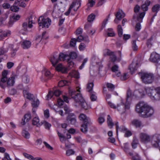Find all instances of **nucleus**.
<instances>
[{
	"instance_id": "f257e3e1",
	"label": "nucleus",
	"mask_w": 160,
	"mask_h": 160,
	"mask_svg": "<svg viewBox=\"0 0 160 160\" xmlns=\"http://www.w3.org/2000/svg\"><path fill=\"white\" fill-rule=\"evenodd\" d=\"M80 89L78 86L76 87V90H69V95L71 98L73 99L76 103L80 105L82 108L85 110H87L88 108V106L80 93Z\"/></svg>"
},
{
	"instance_id": "f03ea898",
	"label": "nucleus",
	"mask_w": 160,
	"mask_h": 160,
	"mask_svg": "<svg viewBox=\"0 0 160 160\" xmlns=\"http://www.w3.org/2000/svg\"><path fill=\"white\" fill-rule=\"evenodd\" d=\"M135 110L137 113H141L142 116L144 118L151 116L154 112V110L152 107L141 102L137 104Z\"/></svg>"
},
{
	"instance_id": "7ed1b4c3",
	"label": "nucleus",
	"mask_w": 160,
	"mask_h": 160,
	"mask_svg": "<svg viewBox=\"0 0 160 160\" xmlns=\"http://www.w3.org/2000/svg\"><path fill=\"white\" fill-rule=\"evenodd\" d=\"M146 93L152 100H160V87L154 88L153 87H148L145 88Z\"/></svg>"
},
{
	"instance_id": "20e7f679",
	"label": "nucleus",
	"mask_w": 160,
	"mask_h": 160,
	"mask_svg": "<svg viewBox=\"0 0 160 160\" xmlns=\"http://www.w3.org/2000/svg\"><path fill=\"white\" fill-rule=\"evenodd\" d=\"M68 58V54L61 52L59 53L58 56L57 55H52L51 56L50 61L51 62L52 66L55 67L58 63L59 60L61 61H67Z\"/></svg>"
},
{
	"instance_id": "39448f33",
	"label": "nucleus",
	"mask_w": 160,
	"mask_h": 160,
	"mask_svg": "<svg viewBox=\"0 0 160 160\" xmlns=\"http://www.w3.org/2000/svg\"><path fill=\"white\" fill-rule=\"evenodd\" d=\"M138 74L142 82L145 84L152 83L154 81V77L152 73L139 72Z\"/></svg>"
},
{
	"instance_id": "423d86ee",
	"label": "nucleus",
	"mask_w": 160,
	"mask_h": 160,
	"mask_svg": "<svg viewBox=\"0 0 160 160\" xmlns=\"http://www.w3.org/2000/svg\"><path fill=\"white\" fill-rule=\"evenodd\" d=\"M79 118L81 121L82 122V123L81 126V131L82 132L86 133L88 131V118L86 115L83 113H81L80 114Z\"/></svg>"
},
{
	"instance_id": "0eeeda50",
	"label": "nucleus",
	"mask_w": 160,
	"mask_h": 160,
	"mask_svg": "<svg viewBox=\"0 0 160 160\" xmlns=\"http://www.w3.org/2000/svg\"><path fill=\"white\" fill-rule=\"evenodd\" d=\"M51 21L48 18H45L44 17L41 16L38 19V23L39 27L42 28H48L51 25Z\"/></svg>"
},
{
	"instance_id": "6e6552de",
	"label": "nucleus",
	"mask_w": 160,
	"mask_h": 160,
	"mask_svg": "<svg viewBox=\"0 0 160 160\" xmlns=\"http://www.w3.org/2000/svg\"><path fill=\"white\" fill-rule=\"evenodd\" d=\"M131 91L130 89H128L127 91L125 103V104L123 103V105H124V108L125 109H129L130 108L131 101Z\"/></svg>"
},
{
	"instance_id": "1a4fd4ad",
	"label": "nucleus",
	"mask_w": 160,
	"mask_h": 160,
	"mask_svg": "<svg viewBox=\"0 0 160 160\" xmlns=\"http://www.w3.org/2000/svg\"><path fill=\"white\" fill-rule=\"evenodd\" d=\"M67 122L72 125H74L77 122L76 116L73 113H69L66 119Z\"/></svg>"
},
{
	"instance_id": "9d476101",
	"label": "nucleus",
	"mask_w": 160,
	"mask_h": 160,
	"mask_svg": "<svg viewBox=\"0 0 160 160\" xmlns=\"http://www.w3.org/2000/svg\"><path fill=\"white\" fill-rule=\"evenodd\" d=\"M141 142L144 143H147L151 141L150 136L144 133H141L140 134Z\"/></svg>"
},
{
	"instance_id": "9b49d317",
	"label": "nucleus",
	"mask_w": 160,
	"mask_h": 160,
	"mask_svg": "<svg viewBox=\"0 0 160 160\" xmlns=\"http://www.w3.org/2000/svg\"><path fill=\"white\" fill-rule=\"evenodd\" d=\"M160 142V135H155L153 138L152 143L153 147L157 148L159 147V143Z\"/></svg>"
},
{
	"instance_id": "f8f14e48",
	"label": "nucleus",
	"mask_w": 160,
	"mask_h": 160,
	"mask_svg": "<svg viewBox=\"0 0 160 160\" xmlns=\"http://www.w3.org/2000/svg\"><path fill=\"white\" fill-rule=\"evenodd\" d=\"M150 59L152 62H158L160 60V55L156 52H152L151 54Z\"/></svg>"
},
{
	"instance_id": "ddd939ff",
	"label": "nucleus",
	"mask_w": 160,
	"mask_h": 160,
	"mask_svg": "<svg viewBox=\"0 0 160 160\" xmlns=\"http://www.w3.org/2000/svg\"><path fill=\"white\" fill-rule=\"evenodd\" d=\"M32 19V16L29 18L28 21V24L27 22H24L22 24V27L24 31H26L27 30L28 27L29 28H31L32 27V23H34V22L33 21H32L31 19Z\"/></svg>"
},
{
	"instance_id": "4468645a",
	"label": "nucleus",
	"mask_w": 160,
	"mask_h": 160,
	"mask_svg": "<svg viewBox=\"0 0 160 160\" xmlns=\"http://www.w3.org/2000/svg\"><path fill=\"white\" fill-rule=\"evenodd\" d=\"M146 14V12H142L139 14L136 17L135 15L133 16V19H136V22H142L143 19Z\"/></svg>"
},
{
	"instance_id": "2eb2a0df",
	"label": "nucleus",
	"mask_w": 160,
	"mask_h": 160,
	"mask_svg": "<svg viewBox=\"0 0 160 160\" xmlns=\"http://www.w3.org/2000/svg\"><path fill=\"white\" fill-rule=\"evenodd\" d=\"M138 64V62H132L129 66V69L130 71L131 74H133L135 71L137 69Z\"/></svg>"
},
{
	"instance_id": "dca6fc26",
	"label": "nucleus",
	"mask_w": 160,
	"mask_h": 160,
	"mask_svg": "<svg viewBox=\"0 0 160 160\" xmlns=\"http://www.w3.org/2000/svg\"><path fill=\"white\" fill-rule=\"evenodd\" d=\"M56 70L58 72L62 73H66L67 72V68L60 63L56 67Z\"/></svg>"
},
{
	"instance_id": "f3484780",
	"label": "nucleus",
	"mask_w": 160,
	"mask_h": 160,
	"mask_svg": "<svg viewBox=\"0 0 160 160\" xmlns=\"http://www.w3.org/2000/svg\"><path fill=\"white\" fill-rule=\"evenodd\" d=\"M23 94L25 98L31 101L32 100H33L35 98V97L33 94L29 93L28 91L26 90L23 91Z\"/></svg>"
},
{
	"instance_id": "a211bd4d",
	"label": "nucleus",
	"mask_w": 160,
	"mask_h": 160,
	"mask_svg": "<svg viewBox=\"0 0 160 160\" xmlns=\"http://www.w3.org/2000/svg\"><path fill=\"white\" fill-rule=\"evenodd\" d=\"M151 4V1L149 0H146L144 3L142 4L141 6V8L143 12H146L148 9V7Z\"/></svg>"
},
{
	"instance_id": "6ab92c4d",
	"label": "nucleus",
	"mask_w": 160,
	"mask_h": 160,
	"mask_svg": "<svg viewBox=\"0 0 160 160\" xmlns=\"http://www.w3.org/2000/svg\"><path fill=\"white\" fill-rule=\"evenodd\" d=\"M8 71L6 70H4L2 72V77L0 81L2 82H5L7 80V75Z\"/></svg>"
},
{
	"instance_id": "aec40b11",
	"label": "nucleus",
	"mask_w": 160,
	"mask_h": 160,
	"mask_svg": "<svg viewBox=\"0 0 160 160\" xmlns=\"http://www.w3.org/2000/svg\"><path fill=\"white\" fill-rule=\"evenodd\" d=\"M7 85L8 86H12L14 85L15 82V78L14 76L11 77L7 80Z\"/></svg>"
},
{
	"instance_id": "412c9836",
	"label": "nucleus",
	"mask_w": 160,
	"mask_h": 160,
	"mask_svg": "<svg viewBox=\"0 0 160 160\" xmlns=\"http://www.w3.org/2000/svg\"><path fill=\"white\" fill-rule=\"evenodd\" d=\"M69 75L72 78L77 79L79 78V74L78 72L75 70H72L69 72Z\"/></svg>"
},
{
	"instance_id": "4be33fe9",
	"label": "nucleus",
	"mask_w": 160,
	"mask_h": 160,
	"mask_svg": "<svg viewBox=\"0 0 160 160\" xmlns=\"http://www.w3.org/2000/svg\"><path fill=\"white\" fill-rule=\"evenodd\" d=\"M107 122L108 127L109 128L111 129L112 128L114 124L112 122V119L110 117V115H108L107 117Z\"/></svg>"
},
{
	"instance_id": "5701e85b",
	"label": "nucleus",
	"mask_w": 160,
	"mask_h": 160,
	"mask_svg": "<svg viewBox=\"0 0 160 160\" xmlns=\"http://www.w3.org/2000/svg\"><path fill=\"white\" fill-rule=\"evenodd\" d=\"M11 49L10 50V53L9 54L10 55L11 57H13L16 54L18 49L17 48H14V46L13 44H10V45Z\"/></svg>"
},
{
	"instance_id": "b1692460",
	"label": "nucleus",
	"mask_w": 160,
	"mask_h": 160,
	"mask_svg": "<svg viewBox=\"0 0 160 160\" xmlns=\"http://www.w3.org/2000/svg\"><path fill=\"white\" fill-rule=\"evenodd\" d=\"M32 124L36 125L37 127H39L42 124V122H39V119L38 118L35 117L32 120Z\"/></svg>"
},
{
	"instance_id": "393cba45",
	"label": "nucleus",
	"mask_w": 160,
	"mask_h": 160,
	"mask_svg": "<svg viewBox=\"0 0 160 160\" xmlns=\"http://www.w3.org/2000/svg\"><path fill=\"white\" fill-rule=\"evenodd\" d=\"M132 125L137 128L140 127L142 124L141 121L137 119L133 120L132 122Z\"/></svg>"
},
{
	"instance_id": "a878e982",
	"label": "nucleus",
	"mask_w": 160,
	"mask_h": 160,
	"mask_svg": "<svg viewBox=\"0 0 160 160\" xmlns=\"http://www.w3.org/2000/svg\"><path fill=\"white\" fill-rule=\"evenodd\" d=\"M94 85L93 82H88L87 86V91L89 92H93L92 90Z\"/></svg>"
},
{
	"instance_id": "bb28decb",
	"label": "nucleus",
	"mask_w": 160,
	"mask_h": 160,
	"mask_svg": "<svg viewBox=\"0 0 160 160\" xmlns=\"http://www.w3.org/2000/svg\"><path fill=\"white\" fill-rule=\"evenodd\" d=\"M78 56V55L76 52L74 51L71 52L68 54V58L71 59H75L77 58Z\"/></svg>"
},
{
	"instance_id": "cd10ccee",
	"label": "nucleus",
	"mask_w": 160,
	"mask_h": 160,
	"mask_svg": "<svg viewBox=\"0 0 160 160\" xmlns=\"http://www.w3.org/2000/svg\"><path fill=\"white\" fill-rule=\"evenodd\" d=\"M31 45V42L29 41H24L22 44V47L23 48L28 49L29 48Z\"/></svg>"
},
{
	"instance_id": "c85d7f7f",
	"label": "nucleus",
	"mask_w": 160,
	"mask_h": 160,
	"mask_svg": "<svg viewBox=\"0 0 160 160\" xmlns=\"http://www.w3.org/2000/svg\"><path fill=\"white\" fill-rule=\"evenodd\" d=\"M160 8V5L159 4H157L154 5L152 7V12H154L155 14H156L157 15V13L159 11Z\"/></svg>"
},
{
	"instance_id": "c756f323",
	"label": "nucleus",
	"mask_w": 160,
	"mask_h": 160,
	"mask_svg": "<svg viewBox=\"0 0 160 160\" xmlns=\"http://www.w3.org/2000/svg\"><path fill=\"white\" fill-rule=\"evenodd\" d=\"M76 2H73L70 5L68 10L64 13V15L68 16L70 14L72 9L75 6Z\"/></svg>"
},
{
	"instance_id": "7c9ffc66",
	"label": "nucleus",
	"mask_w": 160,
	"mask_h": 160,
	"mask_svg": "<svg viewBox=\"0 0 160 160\" xmlns=\"http://www.w3.org/2000/svg\"><path fill=\"white\" fill-rule=\"evenodd\" d=\"M31 104L33 108H37L39 104V101L38 99H35L34 98L33 100L32 101Z\"/></svg>"
},
{
	"instance_id": "2f4dec72",
	"label": "nucleus",
	"mask_w": 160,
	"mask_h": 160,
	"mask_svg": "<svg viewBox=\"0 0 160 160\" xmlns=\"http://www.w3.org/2000/svg\"><path fill=\"white\" fill-rule=\"evenodd\" d=\"M69 82L66 80H62L60 81L58 83V86L59 87H62L64 86H68Z\"/></svg>"
},
{
	"instance_id": "473e14b6",
	"label": "nucleus",
	"mask_w": 160,
	"mask_h": 160,
	"mask_svg": "<svg viewBox=\"0 0 160 160\" xmlns=\"http://www.w3.org/2000/svg\"><path fill=\"white\" fill-rule=\"evenodd\" d=\"M115 16L117 19L118 20H120L125 17V14L123 12L122 14L120 12L118 11L115 14Z\"/></svg>"
},
{
	"instance_id": "72a5a7b5",
	"label": "nucleus",
	"mask_w": 160,
	"mask_h": 160,
	"mask_svg": "<svg viewBox=\"0 0 160 160\" xmlns=\"http://www.w3.org/2000/svg\"><path fill=\"white\" fill-rule=\"evenodd\" d=\"M136 40H133L132 42V50L134 52H136L138 50V47L136 44Z\"/></svg>"
},
{
	"instance_id": "f704fd0d",
	"label": "nucleus",
	"mask_w": 160,
	"mask_h": 160,
	"mask_svg": "<svg viewBox=\"0 0 160 160\" xmlns=\"http://www.w3.org/2000/svg\"><path fill=\"white\" fill-rule=\"evenodd\" d=\"M117 29L119 37H122L123 35V29L121 25H118V26Z\"/></svg>"
},
{
	"instance_id": "c9c22d12",
	"label": "nucleus",
	"mask_w": 160,
	"mask_h": 160,
	"mask_svg": "<svg viewBox=\"0 0 160 160\" xmlns=\"http://www.w3.org/2000/svg\"><path fill=\"white\" fill-rule=\"evenodd\" d=\"M114 52L111 51L110 50L108 49H106L104 50V56H111L113 55L114 54Z\"/></svg>"
},
{
	"instance_id": "e433bc0d",
	"label": "nucleus",
	"mask_w": 160,
	"mask_h": 160,
	"mask_svg": "<svg viewBox=\"0 0 160 160\" xmlns=\"http://www.w3.org/2000/svg\"><path fill=\"white\" fill-rule=\"evenodd\" d=\"M89 93H90V97L91 101H95L97 99V97L96 96V93L94 91Z\"/></svg>"
},
{
	"instance_id": "4c0bfd02",
	"label": "nucleus",
	"mask_w": 160,
	"mask_h": 160,
	"mask_svg": "<svg viewBox=\"0 0 160 160\" xmlns=\"http://www.w3.org/2000/svg\"><path fill=\"white\" fill-rule=\"evenodd\" d=\"M22 154L25 158L29 160H32V159L34 158V157L32 155L28 154V153L26 152H23Z\"/></svg>"
},
{
	"instance_id": "58836bf2",
	"label": "nucleus",
	"mask_w": 160,
	"mask_h": 160,
	"mask_svg": "<svg viewBox=\"0 0 160 160\" xmlns=\"http://www.w3.org/2000/svg\"><path fill=\"white\" fill-rule=\"evenodd\" d=\"M95 16L94 14L91 13L88 17V22H91L95 19Z\"/></svg>"
},
{
	"instance_id": "ea45409f",
	"label": "nucleus",
	"mask_w": 160,
	"mask_h": 160,
	"mask_svg": "<svg viewBox=\"0 0 160 160\" xmlns=\"http://www.w3.org/2000/svg\"><path fill=\"white\" fill-rule=\"evenodd\" d=\"M67 62L68 63V66L69 68H72L73 67L74 63L72 60L70 58H68Z\"/></svg>"
},
{
	"instance_id": "a19ab883",
	"label": "nucleus",
	"mask_w": 160,
	"mask_h": 160,
	"mask_svg": "<svg viewBox=\"0 0 160 160\" xmlns=\"http://www.w3.org/2000/svg\"><path fill=\"white\" fill-rule=\"evenodd\" d=\"M76 39L75 38H71L70 42V45L71 46L74 47L76 44V42H77Z\"/></svg>"
},
{
	"instance_id": "79ce46f5",
	"label": "nucleus",
	"mask_w": 160,
	"mask_h": 160,
	"mask_svg": "<svg viewBox=\"0 0 160 160\" xmlns=\"http://www.w3.org/2000/svg\"><path fill=\"white\" fill-rule=\"evenodd\" d=\"M107 88H108L109 90L112 91L115 88V86L112 84L108 83L106 84Z\"/></svg>"
},
{
	"instance_id": "37998d69",
	"label": "nucleus",
	"mask_w": 160,
	"mask_h": 160,
	"mask_svg": "<svg viewBox=\"0 0 160 160\" xmlns=\"http://www.w3.org/2000/svg\"><path fill=\"white\" fill-rule=\"evenodd\" d=\"M83 32V29L82 28L79 27L78 28L75 32V34L77 36L81 35Z\"/></svg>"
},
{
	"instance_id": "c03bdc74",
	"label": "nucleus",
	"mask_w": 160,
	"mask_h": 160,
	"mask_svg": "<svg viewBox=\"0 0 160 160\" xmlns=\"http://www.w3.org/2000/svg\"><path fill=\"white\" fill-rule=\"evenodd\" d=\"M75 151L72 149H69L67 150L66 155L67 156L73 155L75 153Z\"/></svg>"
},
{
	"instance_id": "a18cd8bd",
	"label": "nucleus",
	"mask_w": 160,
	"mask_h": 160,
	"mask_svg": "<svg viewBox=\"0 0 160 160\" xmlns=\"http://www.w3.org/2000/svg\"><path fill=\"white\" fill-rule=\"evenodd\" d=\"M9 94L11 95H14L16 94H17V90L14 88H12L11 89H10L9 90Z\"/></svg>"
},
{
	"instance_id": "49530a36",
	"label": "nucleus",
	"mask_w": 160,
	"mask_h": 160,
	"mask_svg": "<svg viewBox=\"0 0 160 160\" xmlns=\"http://www.w3.org/2000/svg\"><path fill=\"white\" fill-rule=\"evenodd\" d=\"M42 123V124L43 123ZM43 124L45 128L48 130H49L51 126V124L46 121H44Z\"/></svg>"
},
{
	"instance_id": "de8ad7c7",
	"label": "nucleus",
	"mask_w": 160,
	"mask_h": 160,
	"mask_svg": "<svg viewBox=\"0 0 160 160\" xmlns=\"http://www.w3.org/2000/svg\"><path fill=\"white\" fill-rule=\"evenodd\" d=\"M57 133L61 141H62L61 139H62L63 141L65 140L66 137L62 134L59 132L58 131H57Z\"/></svg>"
},
{
	"instance_id": "09e8293b",
	"label": "nucleus",
	"mask_w": 160,
	"mask_h": 160,
	"mask_svg": "<svg viewBox=\"0 0 160 160\" xmlns=\"http://www.w3.org/2000/svg\"><path fill=\"white\" fill-rule=\"evenodd\" d=\"M31 118V115L30 113L25 114L24 117V118L26 120V122H28Z\"/></svg>"
},
{
	"instance_id": "8fccbe9b",
	"label": "nucleus",
	"mask_w": 160,
	"mask_h": 160,
	"mask_svg": "<svg viewBox=\"0 0 160 160\" xmlns=\"http://www.w3.org/2000/svg\"><path fill=\"white\" fill-rule=\"evenodd\" d=\"M108 103L109 106L111 108L115 109L117 108L118 109L119 107V104H118L117 106H116L114 104H113L110 102H108Z\"/></svg>"
},
{
	"instance_id": "3c124183",
	"label": "nucleus",
	"mask_w": 160,
	"mask_h": 160,
	"mask_svg": "<svg viewBox=\"0 0 160 160\" xmlns=\"http://www.w3.org/2000/svg\"><path fill=\"white\" fill-rule=\"evenodd\" d=\"M140 22H137L135 26V29L136 31H139L141 29V25Z\"/></svg>"
},
{
	"instance_id": "603ef678",
	"label": "nucleus",
	"mask_w": 160,
	"mask_h": 160,
	"mask_svg": "<svg viewBox=\"0 0 160 160\" xmlns=\"http://www.w3.org/2000/svg\"><path fill=\"white\" fill-rule=\"evenodd\" d=\"M86 47V45L83 43H81L79 46V49L80 51H83Z\"/></svg>"
},
{
	"instance_id": "864d4df0",
	"label": "nucleus",
	"mask_w": 160,
	"mask_h": 160,
	"mask_svg": "<svg viewBox=\"0 0 160 160\" xmlns=\"http://www.w3.org/2000/svg\"><path fill=\"white\" fill-rule=\"evenodd\" d=\"M110 61L112 62H114L117 60V58L115 54H113V55H112L110 56Z\"/></svg>"
},
{
	"instance_id": "5fc2aeb1",
	"label": "nucleus",
	"mask_w": 160,
	"mask_h": 160,
	"mask_svg": "<svg viewBox=\"0 0 160 160\" xmlns=\"http://www.w3.org/2000/svg\"><path fill=\"white\" fill-rule=\"evenodd\" d=\"M132 135V132L128 130H127L125 131L124 136L126 138H128Z\"/></svg>"
},
{
	"instance_id": "6e6d98bb",
	"label": "nucleus",
	"mask_w": 160,
	"mask_h": 160,
	"mask_svg": "<svg viewBox=\"0 0 160 160\" xmlns=\"http://www.w3.org/2000/svg\"><path fill=\"white\" fill-rule=\"evenodd\" d=\"M23 136L27 139L30 138V135L29 132L27 131H24L22 132Z\"/></svg>"
},
{
	"instance_id": "4d7b16f0",
	"label": "nucleus",
	"mask_w": 160,
	"mask_h": 160,
	"mask_svg": "<svg viewBox=\"0 0 160 160\" xmlns=\"http://www.w3.org/2000/svg\"><path fill=\"white\" fill-rule=\"evenodd\" d=\"M54 96L56 97H58L61 94V92L59 89H56L54 90L53 92Z\"/></svg>"
},
{
	"instance_id": "13d9d810",
	"label": "nucleus",
	"mask_w": 160,
	"mask_h": 160,
	"mask_svg": "<svg viewBox=\"0 0 160 160\" xmlns=\"http://www.w3.org/2000/svg\"><path fill=\"white\" fill-rule=\"evenodd\" d=\"M95 2L93 0H88L87 5L88 7H92L95 4Z\"/></svg>"
},
{
	"instance_id": "bf43d9fd",
	"label": "nucleus",
	"mask_w": 160,
	"mask_h": 160,
	"mask_svg": "<svg viewBox=\"0 0 160 160\" xmlns=\"http://www.w3.org/2000/svg\"><path fill=\"white\" fill-rule=\"evenodd\" d=\"M118 67L117 65H114L113 66L111 69V71L113 72H116L118 71Z\"/></svg>"
},
{
	"instance_id": "052dcab7",
	"label": "nucleus",
	"mask_w": 160,
	"mask_h": 160,
	"mask_svg": "<svg viewBox=\"0 0 160 160\" xmlns=\"http://www.w3.org/2000/svg\"><path fill=\"white\" fill-rule=\"evenodd\" d=\"M8 52V50L3 48H0V56L4 55L5 53Z\"/></svg>"
},
{
	"instance_id": "680f3d73",
	"label": "nucleus",
	"mask_w": 160,
	"mask_h": 160,
	"mask_svg": "<svg viewBox=\"0 0 160 160\" xmlns=\"http://www.w3.org/2000/svg\"><path fill=\"white\" fill-rule=\"evenodd\" d=\"M44 75L48 79H50L52 77L50 72L48 71H45Z\"/></svg>"
},
{
	"instance_id": "e2e57ef3",
	"label": "nucleus",
	"mask_w": 160,
	"mask_h": 160,
	"mask_svg": "<svg viewBox=\"0 0 160 160\" xmlns=\"http://www.w3.org/2000/svg\"><path fill=\"white\" fill-rule=\"evenodd\" d=\"M108 20V18H106V19H105L103 21L102 23V25L101 27V30L103 29L106 26V25L107 23V22Z\"/></svg>"
},
{
	"instance_id": "0e129e2a",
	"label": "nucleus",
	"mask_w": 160,
	"mask_h": 160,
	"mask_svg": "<svg viewBox=\"0 0 160 160\" xmlns=\"http://www.w3.org/2000/svg\"><path fill=\"white\" fill-rule=\"evenodd\" d=\"M98 121L100 124H102L105 121V119L103 117H100L98 118Z\"/></svg>"
},
{
	"instance_id": "69168bd1",
	"label": "nucleus",
	"mask_w": 160,
	"mask_h": 160,
	"mask_svg": "<svg viewBox=\"0 0 160 160\" xmlns=\"http://www.w3.org/2000/svg\"><path fill=\"white\" fill-rule=\"evenodd\" d=\"M10 9L12 11L16 12L19 10V8L17 6H13L10 8Z\"/></svg>"
},
{
	"instance_id": "338daca9",
	"label": "nucleus",
	"mask_w": 160,
	"mask_h": 160,
	"mask_svg": "<svg viewBox=\"0 0 160 160\" xmlns=\"http://www.w3.org/2000/svg\"><path fill=\"white\" fill-rule=\"evenodd\" d=\"M44 116L46 118H48L49 117V110L48 109H47L44 111Z\"/></svg>"
},
{
	"instance_id": "774afa93",
	"label": "nucleus",
	"mask_w": 160,
	"mask_h": 160,
	"mask_svg": "<svg viewBox=\"0 0 160 160\" xmlns=\"http://www.w3.org/2000/svg\"><path fill=\"white\" fill-rule=\"evenodd\" d=\"M140 7L138 5H136L134 8V11L135 13H138L140 11Z\"/></svg>"
}]
</instances>
